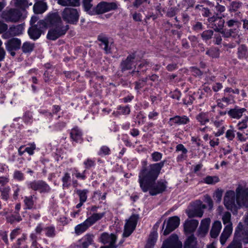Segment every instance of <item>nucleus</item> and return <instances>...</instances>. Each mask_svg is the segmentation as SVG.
I'll use <instances>...</instances> for the list:
<instances>
[{
	"label": "nucleus",
	"mask_w": 248,
	"mask_h": 248,
	"mask_svg": "<svg viewBox=\"0 0 248 248\" xmlns=\"http://www.w3.org/2000/svg\"><path fill=\"white\" fill-rule=\"evenodd\" d=\"M163 166V163H155L143 167L139 175V182L142 191H149L150 195H155L164 191L166 185L163 182L155 183Z\"/></svg>",
	"instance_id": "obj_1"
},
{
	"label": "nucleus",
	"mask_w": 248,
	"mask_h": 248,
	"mask_svg": "<svg viewBox=\"0 0 248 248\" xmlns=\"http://www.w3.org/2000/svg\"><path fill=\"white\" fill-rule=\"evenodd\" d=\"M224 204L229 210L241 207H248V187L239 185L235 189L228 190L224 197Z\"/></svg>",
	"instance_id": "obj_2"
},
{
	"label": "nucleus",
	"mask_w": 248,
	"mask_h": 248,
	"mask_svg": "<svg viewBox=\"0 0 248 248\" xmlns=\"http://www.w3.org/2000/svg\"><path fill=\"white\" fill-rule=\"evenodd\" d=\"M46 23L50 25L51 29L48 31L47 38L55 40L65 34L68 29V25H62L61 18L56 14L49 15L46 20Z\"/></svg>",
	"instance_id": "obj_3"
},
{
	"label": "nucleus",
	"mask_w": 248,
	"mask_h": 248,
	"mask_svg": "<svg viewBox=\"0 0 248 248\" xmlns=\"http://www.w3.org/2000/svg\"><path fill=\"white\" fill-rule=\"evenodd\" d=\"M119 4L116 2H101L97 4L94 9L95 14H102L118 8Z\"/></svg>",
	"instance_id": "obj_4"
},
{
	"label": "nucleus",
	"mask_w": 248,
	"mask_h": 248,
	"mask_svg": "<svg viewBox=\"0 0 248 248\" xmlns=\"http://www.w3.org/2000/svg\"><path fill=\"white\" fill-rule=\"evenodd\" d=\"M117 236L113 233H103L100 237V242L105 245L107 248H116Z\"/></svg>",
	"instance_id": "obj_5"
},
{
	"label": "nucleus",
	"mask_w": 248,
	"mask_h": 248,
	"mask_svg": "<svg viewBox=\"0 0 248 248\" xmlns=\"http://www.w3.org/2000/svg\"><path fill=\"white\" fill-rule=\"evenodd\" d=\"M206 205L202 201H198L196 202L194 208H188L186 210V213L190 218L193 217H202L203 214V210L205 209Z\"/></svg>",
	"instance_id": "obj_6"
},
{
	"label": "nucleus",
	"mask_w": 248,
	"mask_h": 248,
	"mask_svg": "<svg viewBox=\"0 0 248 248\" xmlns=\"http://www.w3.org/2000/svg\"><path fill=\"white\" fill-rule=\"evenodd\" d=\"M62 16L67 22L74 24L78 21L79 15L76 9L66 8L62 13Z\"/></svg>",
	"instance_id": "obj_7"
},
{
	"label": "nucleus",
	"mask_w": 248,
	"mask_h": 248,
	"mask_svg": "<svg viewBox=\"0 0 248 248\" xmlns=\"http://www.w3.org/2000/svg\"><path fill=\"white\" fill-rule=\"evenodd\" d=\"M138 218L137 216L132 215L126 221L123 233L124 237H128L132 233L136 228Z\"/></svg>",
	"instance_id": "obj_8"
},
{
	"label": "nucleus",
	"mask_w": 248,
	"mask_h": 248,
	"mask_svg": "<svg viewBox=\"0 0 248 248\" xmlns=\"http://www.w3.org/2000/svg\"><path fill=\"white\" fill-rule=\"evenodd\" d=\"M180 219L177 216L170 217L167 222L166 229L164 231L163 234L167 235L174 230L180 224Z\"/></svg>",
	"instance_id": "obj_9"
},
{
	"label": "nucleus",
	"mask_w": 248,
	"mask_h": 248,
	"mask_svg": "<svg viewBox=\"0 0 248 248\" xmlns=\"http://www.w3.org/2000/svg\"><path fill=\"white\" fill-rule=\"evenodd\" d=\"M182 243L178 240V236L172 235L169 239L164 242L162 248H182Z\"/></svg>",
	"instance_id": "obj_10"
},
{
	"label": "nucleus",
	"mask_w": 248,
	"mask_h": 248,
	"mask_svg": "<svg viewBox=\"0 0 248 248\" xmlns=\"http://www.w3.org/2000/svg\"><path fill=\"white\" fill-rule=\"evenodd\" d=\"M209 26L215 31H220L224 26L225 21L221 17L213 16L208 19Z\"/></svg>",
	"instance_id": "obj_11"
},
{
	"label": "nucleus",
	"mask_w": 248,
	"mask_h": 248,
	"mask_svg": "<svg viewBox=\"0 0 248 248\" xmlns=\"http://www.w3.org/2000/svg\"><path fill=\"white\" fill-rule=\"evenodd\" d=\"M243 225L241 223H239L235 230L233 240L227 248H241L239 241L240 240V234L242 233V232H241V231Z\"/></svg>",
	"instance_id": "obj_12"
},
{
	"label": "nucleus",
	"mask_w": 248,
	"mask_h": 248,
	"mask_svg": "<svg viewBox=\"0 0 248 248\" xmlns=\"http://www.w3.org/2000/svg\"><path fill=\"white\" fill-rule=\"evenodd\" d=\"M20 40L16 38H14L9 40L6 44V46L7 50L13 56L15 55V53L13 51L19 49L20 47Z\"/></svg>",
	"instance_id": "obj_13"
},
{
	"label": "nucleus",
	"mask_w": 248,
	"mask_h": 248,
	"mask_svg": "<svg viewBox=\"0 0 248 248\" xmlns=\"http://www.w3.org/2000/svg\"><path fill=\"white\" fill-rule=\"evenodd\" d=\"M199 224V222L196 219H187L184 224V230L187 233H192L195 231Z\"/></svg>",
	"instance_id": "obj_14"
},
{
	"label": "nucleus",
	"mask_w": 248,
	"mask_h": 248,
	"mask_svg": "<svg viewBox=\"0 0 248 248\" xmlns=\"http://www.w3.org/2000/svg\"><path fill=\"white\" fill-rule=\"evenodd\" d=\"M21 14L18 10H11L3 16L4 18L9 21H17L21 17Z\"/></svg>",
	"instance_id": "obj_15"
},
{
	"label": "nucleus",
	"mask_w": 248,
	"mask_h": 248,
	"mask_svg": "<svg viewBox=\"0 0 248 248\" xmlns=\"http://www.w3.org/2000/svg\"><path fill=\"white\" fill-rule=\"evenodd\" d=\"M232 231V224L229 223L227 224L224 229L220 237V243L222 245H224L225 243L228 238L231 235Z\"/></svg>",
	"instance_id": "obj_16"
},
{
	"label": "nucleus",
	"mask_w": 248,
	"mask_h": 248,
	"mask_svg": "<svg viewBox=\"0 0 248 248\" xmlns=\"http://www.w3.org/2000/svg\"><path fill=\"white\" fill-rule=\"evenodd\" d=\"M31 187L35 190H39L41 192H47L49 190V186L44 182H35L31 184Z\"/></svg>",
	"instance_id": "obj_17"
},
{
	"label": "nucleus",
	"mask_w": 248,
	"mask_h": 248,
	"mask_svg": "<svg viewBox=\"0 0 248 248\" xmlns=\"http://www.w3.org/2000/svg\"><path fill=\"white\" fill-rule=\"evenodd\" d=\"M94 239V235L91 234H86L80 240V247L81 248H88L89 245L93 244Z\"/></svg>",
	"instance_id": "obj_18"
},
{
	"label": "nucleus",
	"mask_w": 248,
	"mask_h": 248,
	"mask_svg": "<svg viewBox=\"0 0 248 248\" xmlns=\"http://www.w3.org/2000/svg\"><path fill=\"white\" fill-rule=\"evenodd\" d=\"M222 228L221 223L219 221H215L212 227L210 235L212 238H216L218 235Z\"/></svg>",
	"instance_id": "obj_19"
},
{
	"label": "nucleus",
	"mask_w": 248,
	"mask_h": 248,
	"mask_svg": "<svg viewBox=\"0 0 248 248\" xmlns=\"http://www.w3.org/2000/svg\"><path fill=\"white\" fill-rule=\"evenodd\" d=\"M211 220L209 218H206L202 220L199 228L200 233L205 235L208 231Z\"/></svg>",
	"instance_id": "obj_20"
},
{
	"label": "nucleus",
	"mask_w": 248,
	"mask_h": 248,
	"mask_svg": "<svg viewBox=\"0 0 248 248\" xmlns=\"http://www.w3.org/2000/svg\"><path fill=\"white\" fill-rule=\"evenodd\" d=\"M246 111L244 108H235L232 109L228 111V114L232 118L234 119H239L243 115V113Z\"/></svg>",
	"instance_id": "obj_21"
},
{
	"label": "nucleus",
	"mask_w": 248,
	"mask_h": 248,
	"mask_svg": "<svg viewBox=\"0 0 248 248\" xmlns=\"http://www.w3.org/2000/svg\"><path fill=\"white\" fill-rule=\"evenodd\" d=\"M28 33L31 38L36 40L39 38L41 35V31L37 28L36 26H32L29 31Z\"/></svg>",
	"instance_id": "obj_22"
},
{
	"label": "nucleus",
	"mask_w": 248,
	"mask_h": 248,
	"mask_svg": "<svg viewBox=\"0 0 248 248\" xmlns=\"http://www.w3.org/2000/svg\"><path fill=\"white\" fill-rule=\"evenodd\" d=\"M47 6L44 1L36 2L33 6V10L36 14H42L46 11Z\"/></svg>",
	"instance_id": "obj_23"
},
{
	"label": "nucleus",
	"mask_w": 248,
	"mask_h": 248,
	"mask_svg": "<svg viewBox=\"0 0 248 248\" xmlns=\"http://www.w3.org/2000/svg\"><path fill=\"white\" fill-rule=\"evenodd\" d=\"M104 213L93 214L90 217H88L86 220L89 225L91 226L97 221L102 218L104 217Z\"/></svg>",
	"instance_id": "obj_24"
},
{
	"label": "nucleus",
	"mask_w": 248,
	"mask_h": 248,
	"mask_svg": "<svg viewBox=\"0 0 248 248\" xmlns=\"http://www.w3.org/2000/svg\"><path fill=\"white\" fill-rule=\"evenodd\" d=\"M170 122L172 123L178 124H183L187 123L189 122V119L185 116L183 117L176 116L173 118H170Z\"/></svg>",
	"instance_id": "obj_25"
},
{
	"label": "nucleus",
	"mask_w": 248,
	"mask_h": 248,
	"mask_svg": "<svg viewBox=\"0 0 248 248\" xmlns=\"http://www.w3.org/2000/svg\"><path fill=\"white\" fill-rule=\"evenodd\" d=\"M157 233L156 232H153L149 236L145 248H153V247L157 240Z\"/></svg>",
	"instance_id": "obj_26"
},
{
	"label": "nucleus",
	"mask_w": 248,
	"mask_h": 248,
	"mask_svg": "<svg viewBox=\"0 0 248 248\" xmlns=\"http://www.w3.org/2000/svg\"><path fill=\"white\" fill-rule=\"evenodd\" d=\"M90 226L86 220L84 222L77 225L75 227V231L77 234H80L85 232Z\"/></svg>",
	"instance_id": "obj_27"
},
{
	"label": "nucleus",
	"mask_w": 248,
	"mask_h": 248,
	"mask_svg": "<svg viewBox=\"0 0 248 248\" xmlns=\"http://www.w3.org/2000/svg\"><path fill=\"white\" fill-rule=\"evenodd\" d=\"M58 3L63 6H76L79 5V0H58Z\"/></svg>",
	"instance_id": "obj_28"
},
{
	"label": "nucleus",
	"mask_w": 248,
	"mask_h": 248,
	"mask_svg": "<svg viewBox=\"0 0 248 248\" xmlns=\"http://www.w3.org/2000/svg\"><path fill=\"white\" fill-rule=\"evenodd\" d=\"M82 133L78 128H73L71 132V137L72 139L76 141H79L81 140Z\"/></svg>",
	"instance_id": "obj_29"
},
{
	"label": "nucleus",
	"mask_w": 248,
	"mask_h": 248,
	"mask_svg": "<svg viewBox=\"0 0 248 248\" xmlns=\"http://www.w3.org/2000/svg\"><path fill=\"white\" fill-rule=\"evenodd\" d=\"M13 2L15 6L22 9H25L31 5V3H29L27 0H13Z\"/></svg>",
	"instance_id": "obj_30"
},
{
	"label": "nucleus",
	"mask_w": 248,
	"mask_h": 248,
	"mask_svg": "<svg viewBox=\"0 0 248 248\" xmlns=\"http://www.w3.org/2000/svg\"><path fill=\"white\" fill-rule=\"evenodd\" d=\"M196 245L195 238L193 236H189L185 243V248H195Z\"/></svg>",
	"instance_id": "obj_31"
},
{
	"label": "nucleus",
	"mask_w": 248,
	"mask_h": 248,
	"mask_svg": "<svg viewBox=\"0 0 248 248\" xmlns=\"http://www.w3.org/2000/svg\"><path fill=\"white\" fill-rule=\"evenodd\" d=\"M237 128L239 130H243L248 127V117L239 122L237 124Z\"/></svg>",
	"instance_id": "obj_32"
},
{
	"label": "nucleus",
	"mask_w": 248,
	"mask_h": 248,
	"mask_svg": "<svg viewBox=\"0 0 248 248\" xmlns=\"http://www.w3.org/2000/svg\"><path fill=\"white\" fill-rule=\"evenodd\" d=\"M203 181L206 184L213 185L219 182V179L217 176H208L206 177L204 179Z\"/></svg>",
	"instance_id": "obj_33"
},
{
	"label": "nucleus",
	"mask_w": 248,
	"mask_h": 248,
	"mask_svg": "<svg viewBox=\"0 0 248 248\" xmlns=\"http://www.w3.org/2000/svg\"><path fill=\"white\" fill-rule=\"evenodd\" d=\"M35 199L33 196L25 197L24 203L27 208L31 209L32 208Z\"/></svg>",
	"instance_id": "obj_34"
},
{
	"label": "nucleus",
	"mask_w": 248,
	"mask_h": 248,
	"mask_svg": "<svg viewBox=\"0 0 248 248\" xmlns=\"http://www.w3.org/2000/svg\"><path fill=\"white\" fill-rule=\"evenodd\" d=\"M33 47L34 46L33 44L29 42H25L23 44L22 48L24 52L28 53L31 52L33 50Z\"/></svg>",
	"instance_id": "obj_35"
},
{
	"label": "nucleus",
	"mask_w": 248,
	"mask_h": 248,
	"mask_svg": "<svg viewBox=\"0 0 248 248\" xmlns=\"http://www.w3.org/2000/svg\"><path fill=\"white\" fill-rule=\"evenodd\" d=\"M91 1H83V5L85 11L88 12L89 14L93 15H94V9H93V10H91L92 4H91Z\"/></svg>",
	"instance_id": "obj_36"
},
{
	"label": "nucleus",
	"mask_w": 248,
	"mask_h": 248,
	"mask_svg": "<svg viewBox=\"0 0 248 248\" xmlns=\"http://www.w3.org/2000/svg\"><path fill=\"white\" fill-rule=\"evenodd\" d=\"M223 191L222 189H217L214 193L213 197L217 202H220L222 199Z\"/></svg>",
	"instance_id": "obj_37"
},
{
	"label": "nucleus",
	"mask_w": 248,
	"mask_h": 248,
	"mask_svg": "<svg viewBox=\"0 0 248 248\" xmlns=\"http://www.w3.org/2000/svg\"><path fill=\"white\" fill-rule=\"evenodd\" d=\"M247 53V49L244 45L240 46L238 48V56L240 58H243L246 56Z\"/></svg>",
	"instance_id": "obj_38"
},
{
	"label": "nucleus",
	"mask_w": 248,
	"mask_h": 248,
	"mask_svg": "<svg viewBox=\"0 0 248 248\" xmlns=\"http://www.w3.org/2000/svg\"><path fill=\"white\" fill-rule=\"evenodd\" d=\"M225 137L229 140H232L235 137V131L234 129H229L227 130Z\"/></svg>",
	"instance_id": "obj_39"
},
{
	"label": "nucleus",
	"mask_w": 248,
	"mask_h": 248,
	"mask_svg": "<svg viewBox=\"0 0 248 248\" xmlns=\"http://www.w3.org/2000/svg\"><path fill=\"white\" fill-rule=\"evenodd\" d=\"M197 119L199 122L202 124H205L207 122H209V119L206 116V114L204 113L200 114L197 117Z\"/></svg>",
	"instance_id": "obj_40"
},
{
	"label": "nucleus",
	"mask_w": 248,
	"mask_h": 248,
	"mask_svg": "<svg viewBox=\"0 0 248 248\" xmlns=\"http://www.w3.org/2000/svg\"><path fill=\"white\" fill-rule=\"evenodd\" d=\"M100 41H101V43L100 44L101 46L103 47L107 53L109 52L110 48L108 47V40L106 38H103Z\"/></svg>",
	"instance_id": "obj_41"
},
{
	"label": "nucleus",
	"mask_w": 248,
	"mask_h": 248,
	"mask_svg": "<svg viewBox=\"0 0 248 248\" xmlns=\"http://www.w3.org/2000/svg\"><path fill=\"white\" fill-rule=\"evenodd\" d=\"M134 59L135 56L133 55L127 57L126 60L124 62V65H125L126 69H131L132 68L130 63Z\"/></svg>",
	"instance_id": "obj_42"
},
{
	"label": "nucleus",
	"mask_w": 248,
	"mask_h": 248,
	"mask_svg": "<svg viewBox=\"0 0 248 248\" xmlns=\"http://www.w3.org/2000/svg\"><path fill=\"white\" fill-rule=\"evenodd\" d=\"M77 193L79 196L80 201L85 202L87 199V191L86 190H78Z\"/></svg>",
	"instance_id": "obj_43"
},
{
	"label": "nucleus",
	"mask_w": 248,
	"mask_h": 248,
	"mask_svg": "<svg viewBox=\"0 0 248 248\" xmlns=\"http://www.w3.org/2000/svg\"><path fill=\"white\" fill-rule=\"evenodd\" d=\"M241 241L245 244L248 243V231H244L240 234V240L239 242L241 245Z\"/></svg>",
	"instance_id": "obj_44"
},
{
	"label": "nucleus",
	"mask_w": 248,
	"mask_h": 248,
	"mask_svg": "<svg viewBox=\"0 0 248 248\" xmlns=\"http://www.w3.org/2000/svg\"><path fill=\"white\" fill-rule=\"evenodd\" d=\"M11 32L15 35H18L22 33L23 27L21 25H18L16 27L11 29Z\"/></svg>",
	"instance_id": "obj_45"
},
{
	"label": "nucleus",
	"mask_w": 248,
	"mask_h": 248,
	"mask_svg": "<svg viewBox=\"0 0 248 248\" xmlns=\"http://www.w3.org/2000/svg\"><path fill=\"white\" fill-rule=\"evenodd\" d=\"M231 215L229 212H225L222 216V219L224 224L232 223L230 222Z\"/></svg>",
	"instance_id": "obj_46"
},
{
	"label": "nucleus",
	"mask_w": 248,
	"mask_h": 248,
	"mask_svg": "<svg viewBox=\"0 0 248 248\" xmlns=\"http://www.w3.org/2000/svg\"><path fill=\"white\" fill-rule=\"evenodd\" d=\"M46 234L47 236L52 237L55 235V230L53 227H49L45 228Z\"/></svg>",
	"instance_id": "obj_47"
},
{
	"label": "nucleus",
	"mask_w": 248,
	"mask_h": 248,
	"mask_svg": "<svg viewBox=\"0 0 248 248\" xmlns=\"http://www.w3.org/2000/svg\"><path fill=\"white\" fill-rule=\"evenodd\" d=\"M213 34V31L211 30H208L204 31L202 36L205 40H208L211 38Z\"/></svg>",
	"instance_id": "obj_48"
},
{
	"label": "nucleus",
	"mask_w": 248,
	"mask_h": 248,
	"mask_svg": "<svg viewBox=\"0 0 248 248\" xmlns=\"http://www.w3.org/2000/svg\"><path fill=\"white\" fill-rule=\"evenodd\" d=\"M110 150L108 147L106 146H103L101 147L99 155H107L109 154Z\"/></svg>",
	"instance_id": "obj_49"
},
{
	"label": "nucleus",
	"mask_w": 248,
	"mask_h": 248,
	"mask_svg": "<svg viewBox=\"0 0 248 248\" xmlns=\"http://www.w3.org/2000/svg\"><path fill=\"white\" fill-rule=\"evenodd\" d=\"M204 202L206 203L210 210H211L213 207V203L211 198L208 195L204 196Z\"/></svg>",
	"instance_id": "obj_50"
},
{
	"label": "nucleus",
	"mask_w": 248,
	"mask_h": 248,
	"mask_svg": "<svg viewBox=\"0 0 248 248\" xmlns=\"http://www.w3.org/2000/svg\"><path fill=\"white\" fill-rule=\"evenodd\" d=\"M152 157L153 161H157L162 158V154L159 152H155L152 154Z\"/></svg>",
	"instance_id": "obj_51"
},
{
	"label": "nucleus",
	"mask_w": 248,
	"mask_h": 248,
	"mask_svg": "<svg viewBox=\"0 0 248 248\" xmlns=\"http://www.w3.org/2000/svg\"><path fill=\"white\" fill-rule=\"evenodd\" d=\"M14 178L18 181L22 180L23 179V174L20 171L16 170L14 173Z\"/></svg>",
	"instance_id": "obj_52"
},
{
	"label": "nucleus",
	"mask_w": 248,
	"mask_h": 248,
	"mask_svg": "<svg viewBox=\"0 0 248 248\" xmlns=\"http://www.w3.org/2000/svg\"><path fill=\"white\" fill-rule=\"evenodd\" d=\"M35 149V144H32L29 147H26L25 151L27 152L30 155H32L34 153V150Z\"/></svg>",
	"instance_id": "obj_53"
},
{
	"label": "nucleus",
	"mask_w": 248,
	"mask_h": 248,
	"mask_svg": "<svg viewBox=\"0 0 248 248\" xmlns=\"http://www.w3.org/2000/svg\"><path fill=\"white\" fill-rule=\"evenodd\" d=\"M241 6V3L238 1H233L231 4V9L236 11Z\"/></svg>",
	"instance_id": "obj_54"
},
{
	"label": "nucleus",
	"mask_w": 248,
	"mask_h": 248,
	"mask_svg": "<svg viewBox=\"0 0 248 248\" xmlns=\"http://www.w3.org/2000/svg\"><path fill=\"white\" fill-rule=\"evenodd\" d=\"M225 129V126H221L220 128H217V131H214L215 135L217 137L220 136L224 133Z\"/></svg>",
	"instance_id": "obj_55"
},
{
	"label": "nucleus",
	"mask_w": 248,
	"mask_h": 248,
	"mask_svg": "<svg viewBox=\"0 0 248 248\" xmlns=\"http://www.w3.org/2000/svg\"><path fill=\"white\" fill-rule=\"evenodd\" d=\"M176 150L178 151H182L184 154H186L187 152L186 148H185L184 145L181 144H178L176 146Z\"/></svg>",
	"instance_id": "obj_56"
},
{
	"label": "nucleus",
	"mask_w": 248,
	"mask_h": 248,
	"mask_svg": "<svg viewBox=\"0 0 248 248\" xmlns=\"http://www.w3.org/2000/svg\"><path fill=\"white\" fill-rule=\"evenodd\" d=\"M236 136L238 140L241 141H245L247 140V137L240 132H237Z\"/></svg>",
	"instance_id": "obj_57"
},
{
	"label": "nucleus",
	"mask_w": 248,
	"mask_h": 248,
	"mask_svg": "<svg viewBox=\"0 0 248 248\" xmlns=\"http://www.w3.org/2000/svg\"><path fill=\"white\" fill-rule=\"evenodd\" d=\"M221 33L225 37H229L232 35V31L231 30H224L221 31Z\"/></svg>",
	"instance_id": "obj_58"
},
{
	"label": "nucleus",
	"mask_w": 248,
	"mask_h": 248,
	"mask_svg": "<svg viewBox=\"0 0 248 248\" xmlns=\"http://www.w3.org/2000/svg\"><path fill=\"white\" fill-rule=\"evenodd\" d=\"M239 22L237 20H230L227 22V25L229 27H232L235 26L238 27L239 26Z\"/></svg>",
	"instance_id": "obj_59"
},
{
	"label": "nucleus",
	"mask_w": 248,
	"mask_h": 248,
	"mask_svg": "<svg viewBox=\"0 0 248 248\" xmlns=\"http://www.w3.org/2000/svg\"><path fill=\"white\" fill-rule=\"evenodd\" d=\"M120 111L123 114H127L130 112V108L128 107H120Z\"/></svg>",
	"instance_id": "obj_60"
},
{
	"label": "nucleus",
	"mask_w": 248,
	"mask_h": 248,
	"mask_svg": "<svg viewBox=\"0 0 248 248\" xmlns=\"http://www.w3.org/2000/svg\"><path fill=\"white\" fill-rule=\"evenodd\" d=\"M19 233V229H16L14 230L11 233V239H14Z\"/></svg>",
	"instance_id": "obj_61"
},
{
	"label": "nucleus",
	"mask_w": 248,
	"mask_h": 248,
	"mask_svg": "<svg viewBox=\"0 0 248 248\" xmlns=\"http://www.w3.org/2000/svg\"><path fill=\"white\" fill-rule=\"evenodd\" d=\"M222 88V85L219 83H217L213 87V89L215 92L219 91Z\"/></svg>",
	"instance_id": "obj_62"
},
{
	"label": "nucleus",
	"mask_w": 248,
	"mask_h": 248,
	"mask_svg": "<svg viewBox=\"0 0 248 248\" xmlns=\"http://www.w3.org/2000/svg\"><path fill=\"white\" fill-rule=\"evenodd\" d=\"M214 125L217 128H220L221 126H225L223 124L222 121L215 122Z\"/></svg>",
	"instance_id": "obj_63"
},
{
	"label": "nucleus",
	"mask_w": 248,
	"mask_h": 248,
	"mask_svg": "<svg viewBox=\"0 0 248 248\" xmlns=\"http://www.w3.org/2000/svg\"><path fill=\"white\" fill-rule=\"evenodd\" d=\"M7 29V25L0 21V32H1Z\"/></svg>",
	"instance_id": "obj_64"
}]
</instances>
